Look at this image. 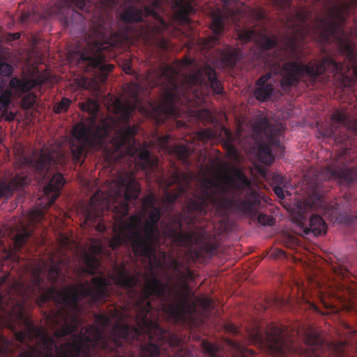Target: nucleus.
<instances>
[{"instance_id":"1","label":"nucleus","mask_w":357,"mask_h":357,"mask_svg":"<svg viewBox=\"0 0 357 357\" xmlns=\"http://www.w3.org/2000/svg\"><path fill=\"white\" fill-rule=\"evenodd\" d=\"M114 280L116 285L126 289L135 296L136 326L117 324L109 337H105V328L111 324V319L104 313H95L96 325H86L73 335L71 341L57 346L52 337L44 336L42 341L46 349L42 357H125L126 343L136 340L141 342L140 352L142 357H155L160 347L168 345L177 347L181 340L177 335L162 328L159 324L148 317L153 307L151 298L158 299L162 309L176 319H181L188 308L195 306L188 294H176V300L170 301L172 289L162 282L156 275L146 277L140 293L136 290L139 279L130 275L126 268L119 269ZM17 357H40L33 350L19 354Z\"/></svg>"},{"instance_id":"2","label":"nucleus","mask_w":357,"mask_h":357,"mask_svg":"<svg viewBox=\"0 0 357 357\" xmlns=\"http://www.w3.org/2000/svg\"><path fill=\"white\" fill-rule=\"evenodd\" d=\"M41 271L40 267H36L33 270L31 281L27 283L18 281L13 284L20 299H15L10 294H0V327H7L14 331L17 324H23L24 331L15 333L16 340L21 343H24L26 339L31 341L42 335L41 328L35 326L25 314L27 299L36 297V301L40 307L50 301L56 305L55 310L50 312L47 320L50 327L54 330V336L63 337L77 333L81 327V301L88 298L91 305H98L105 303L110 295V278H107L103 273L92 278L91 286L80 282L77 287L59 290L55 287L61 275L59 266L52 265L50 267L48 279L52 284L50 287L45 285ZM9 345V340L0 333V357L8 355Z\"/></svg>"},{"instance_id":"3","label":"nucleus","mask_w":357,"mask_h":357,"mask_svg":"<svg viewBox=\"0 0 357 357\" xmlns=\"http://www.w3.org/2000/svg\"><path fill=\"white\" fill-rule=\"evenodd\" d=\"M266 14L264 8H249L241 6L236 10H229L222 13L219 10L212 15L211 29L215 34L214 40H218V37L222 34L226 21H231L235 24V29L238 40L242 43H248L255 40L259 46L258 59L262 61L269 71L261 75L256 82L257 88L254 95L257 100L264 102L270 99L275 91L273 78L280 77V86L282 91H287L291 87L298 85L301 81L307 84L314 86L322 79L324 73H334L344 77L348 71V67L343 63L337 62L330 57L324 58L321 61L309 62L304 64L298 61H287L283 65L280 63L282 56L275 52H268L275 49L278 45L275 36L266 35L265 27L263 26L260 31L255 25L251 29L241 26L242 21L252 23H260L266 20Z\"/></svg>"},{"instance_id":"4","label":"nucleus","mask_w":357,"mask_h":357,"mask_svg":"<svg viewBox=\"0 0 357 357\" xmlns=\"http://www.w3.org/2000/svg\"><path fill=\"white\" fill-rule=\"evenodd\" d=\"M115 186L116 189L114 192L105 193L98 190L91 196L84 211V223L89 225L97 223L96 230L105 232L107 227L102 222V217L111 212L114 234L109 241V246L116 250L130 243L135 255L146 258L151 266H159L161 262L156 252L160 244V231L158 223L162 216V208L155 206V195L151 194L144 200V206L150 208L144 223L139 215H132L124 220L128 214V202L138 198L140 187L137 180L128 174L120 176Z\"/></svg>"},{"instance_id":"5","label":"nucleus","mask_w":357,"mask_h":357,"mask_svg":"<svg viewBox=\"0 0 357 357\" xmlns=\"http://www.w3.org/2000/svg\"><path fill=\"white\" fill-rule=\"evenodd\" d=\"M225 178L231 189L244 192L243 199L241 195L232 197L223 196L220 193L219 185L215 181L204 178L195 192L186 200L182 212L172 214L174 203L183 196H186L190 188L188 176L178 168L174 169L169 177L164 181L167 188L174 185L177 186L176 192L166 190L163 195L164 211L169 215V221L164 227L165 235L174 243L191 244L197 239L196 221L207 213L209 205L225 210L236 208L244 214L251 213L255 207L261 205L259 195L242 170L234 168L231 174H226Z\"/></svg>"},{"instance_id":"6","label":"nucleus","mask_w":357,"mask_h":357,"mask_svg":"<svg viewBox=\"0 0 357 357\" xmlns=\"http://www.w3.org/2000/svg\"><path fill=\"white\" fill-rule=\"evenodd\" d=\"M139 89L137 84L128 86L132 102L121 107L123 125L116 130L109 144H107V141L115 122L112 119L110 121L105 119L100 124L95 123L100 108L97 100L88 98L86 101L79 103L80 109L89 114L91 121L89 123L81 121L73 126L70 147L74 163L83 162L89 151L99 150H103L108 160H119L126 156L133 157L137 154L143 162H151L149 150L146 147L142 148L135 138L139 126L129 125L132 113L139 102Z\"/></svg>"},{"instance_id":"7","label":"nucleus","mask_w":357,"mask_h":357,"mask_svg":"<svg viewBox=\"0 0 357 357\" xmlns=\"http://www.w3.org/2000/svg\"><path fill=\"white\" fill-rule=\"evenodd\" d=\"M319 3L327 13L321 17L307 8H291V0H271L273 6L284 13L287 27L282 36V49L288 56H300V48L306 38L328 43L337 40L342 51L352 55L354 50L348 33L343 29L346 20L355 13L357 0H314Z\"/></svg>"},{"instance_id":"8","label":"nucleus","mask_w":357,"mask_h":357,"mask_svg":"<svg viewBox=\"0 0 357 357\" xmlns=\"http://www.w3.org/2000/svg\"><path fill=\"white\" fill-rule=\"evenodd\" d=\"M147 79L151 87H159L161 91L158 102H150L151 115L158 123L169 118L180 117L179 105L182 98H185L189 93H194L195 87L210 86L218 95L224 91L216 70L209 65L181 78L172 66L167 65L149 73Z\"/></svg>"},{"instance_id":"9","label":"nucleus","mask_w":357,"mask_h":357,"mask_svg":"<svg viewBox=\"0 0 357 357\" xmlns=\"http://www.w3.org/2000/svg\"><path fill=\"white\" fill-rule=\"evenodd\" d=\"M297 335L302 336L303 346L296 343L294 335H289L284 326L271 324L266 335L259 329L250 333L249 336L254 344H264L273 353L279 355L298 354L301 357H323L322 352L325 345L317 332L312 328L302 331H296ZM345 344L340 342L333 346L336 357H343Z\"/></svg>"},{"instance_id":"10","label":"nucleus","mask_w":357,"mask_h":357,"mask_svg":"<svg viewBox=\"0 0 357 357\" xmlns=\"http://www.w3.org/2000/svg\"><path fill=\"white\" fill-rule=\"evenodd\" d=\"M20 159L22 166L9 181L0 178V199H8L15 191L22 190L30 183L33 178L38 182H43L46 178H49L53 169L63 167L68 160L63 153L44 149L40 151H34L29 156L22 153Z\"/></svg>"},{"instance_id":"11","label":"nucleus","mask_w":357,"mask_h":357,"mask_svg":"<svg viewBox=\"0 0 357 357\" xmlns=\"http://www.w3.org/2000/svg\"><path fill=\"white\" fill-rule=\"evenodd\" d=\"M114 20L109 15L99 16L93 24L91 41L79 54V62L86 64V70H97L102 73L111 72L114 66L107 63L105 50L112 45Z\"/></svg>"},{"instance_id":"12","label":"nucleus","mask_w":357,"mask_h":357,"mask_svg":"<svg viewBox=\"0 0 357 357\" xmlns=\"http://www.w3.org/2000/svg\"><path fill=\"white\" fill-rule=\"evenodd\" d=\"M253 129L257 137L261 138L259 148L260 160L270 165L274 160L271 148H281L280 139L281 130L271 124L268 119L264 115L257 116Z\"/></svg>"},{"instance_id":"13","label":"nucleus","mask_w":357,"mask_h":357,"mask_svg":"<svg viewBox=\"0 0 357 357\" xmlns=\"http://www.w3.org/2000/svg\"><path fill=\"white\" fill-rule=\"evenodd\" d=\"M349 197L348 195L340 197L335 203L327 205L321 195L314 193L306 200V205L310 209L323 210L335 221L350 224L354 220L355 217L350 214L351 207Z\"/></svg>"},{"instance_id":"14","label":"nucleus","mask_w":357,"mask_h":357,"mask_svg":"<svg viewBox=\"0 0 357 357\" xmlns=\"http://www.w3.org/2000/svg\"><path fill=\"white\" fill-rule=\"evenodd\" d=\"M347 151L340 153L333 162L322 170L323 177L327 180L337 181L342 184H351L357 178V167L347 164Z\"/></svg>"},{"instance_id":"15","label":"nucleus","mask_w":357,"mask_h":357,"mask_svg":"<svg viewBox=\"0 0 357 357\" xmlns=\"http://www.w3.org/2000/svg\"><path fill=\"white\" fill-rule=\"evenodd\" d=\"M85 6L86 0H53L46 13L50 17L59 20L63 26L67 27L74 15H80L74 8L84 10Z\"/></svg>"},{"instance_id":"16","label":"nucleus","mask_w":357,"mask_h":357,"mask_svg":"<svg viewBox=\"0 0 357 357\" xmlns=\"http://www.w3.org/2000/svg\"><path fill=\"white\" fill-rule=\"evenodd\" d=\"M333 124L328 127H321L319 130V137L331 138L335 135L339 125L345 126L357 133V118L351 121L347 114L339 110L335 111L331 115Z\"/></svg>"},{"instance_id":"17","label":"nucleus","mask_w":357,"mask_h":357,"mask_svg":"<svg viewBox=\"0 0 357 357\" xmlns=\"http://www.w3.org/2000/svg\"><path fill=\"white\" fill-rule=\"evenodd\" d=\"M158 6V1L155 0L153 6H144V8H138L136 6H130L126 8L121 14V20L126 24L142 22L144 17L153 16L158 17L155 8Z\"/></svg>"},{"instance_id":"18","label":"nucleus","mask_w":357,"mask_h":357,"mask_svg":"<svg viewBox=\"0 0 357 357\" xmlns=\"http://www.w3.org/2000/svg\"><path fill=\"white\" fill-rule=\"evenodd\" d=\"M65 182V179L60 172L52 175L48 183L44 187V192L49 199V205L53 204L58 198Z\"/></svg>"},{"instance_id":"19","label":"nucleus","mask_w":357,"mask_h":357,"mask_svg":"<svg viewBox=\"0 0 357 357\" xmlns=\"http://www.w3.org/2000/svg\"><path fill=\"white\" fill-rule=\"evenodd\" d=\"M174 9V18L177 22L188 25L191 23V20L188 15L195 13L196 9L190 1L175 0Z\"/></svg>"},{"instance_id":"20","label":"nucleus","mask_w":357,"mask_h":357,"mask_svg":"<svg viewBox=\"0 0 357 357\" xmlns=\"http://www.w3.org/2000/svg\"><path fill=\"white\" fill-rule=\"evenodd\" d=\"M45 80L42 77H37L35 79L23 78L19 79L17 77H13L9 82V86L11 89L20 93H26L31 89L40 87Z\"/></svg>"},{"instance_id":"21","label":"nucleus","mask_w":357,"mask_h":357,"mask_svg":"<svg viewBox=\"0 0 357 357\" xmlns=\"http://www.w3.org/2000/svg\"><path fill=\"white\" fill-rule=\"evenodd\" d=\"M220 56L224 66L234 68L243 58V52L239 48L227 47L221 51Z\"/></svg>"},{"instance_id":"22","label":"nucleus","mask_w":357,"mask_h":357,"mask_svg":"<svg viewBox=\"0 0 357 357\" xmlns=\"http://www.w3.org/2000/svg\"><path fill=\"white\" fill-rule=\"evenodd\" d=\"M102 250L101 246H95L93 248V254L86 252L84 254L83 261L85 268H83L84 272L91 275H96L98 273L100 266V262L96 255L101 253Z\"/></svg>"},{"instance_id":"23","label":"nucleus","mask_w":357,"mask_h":357,"mask_svg":"<svg viewBox=\"0 0 357 357\" xmlns=\"http://www.w3.org/2000/svg\"><path fill=\"white\" fill-rule=\"evenodd\" d=\"M327 226L324 219L319 215H312L310 219L309 227L304 229L306 235L312 234L314 236H319L326 233Z\"/></svg>"},{"instance_id":"24","label":"nucleus","mask_w":357,"mask_h":357,"mask_svg":"<svg viewBox=\"0 0 357 357\" xmlns=\"http://www.w3.org/2000/svg\"><path fill=\"white\" fill-rule=\"evenodd\" d=\"M171 152L187 167L191 165L190 157L192 151L190 147L185 144L175 145L171 148Z\"/></svg>"},{"instance_id":"25","label":"nucleus","mask_w":357,"mask_h":357,"mask_svg":"<svg viewBox=\"0 0 357 357\" xmlns=\"http://www.w3.org/2000/svg\"><path fill=\"white\" fill-rule=\"evenodd\" d=\"M31 235V231L25 227H22L21 230L16 232L13 237L14 248L16 251H20L22 249Z\"/></svg>"},{"instance_id":"26","label":"nucleus","mask_w":357,"mask_h":357,"mask_svg":"<svg viewBox=\"0 0 357 357\" xmlns=\"http://www.w3.org/2000/svg\"><path fill=\"white\" fill-rule=\"evenodd\" d=\"M72 103V100L68 98L63 97L61 100L54 105L53 110L56 114L66 112Z\"/></svg>"},{"instance_id":"27","label":"nucleus","mask_w":357,"mask_h":357,"mask_svg":"<svg viewBox=\"0 0 357 357\" xmlns=\"http://www.w3.org/2000/svg\"><path fill=\"white\" fill-rule=\"evenodd\" d=\"M332 268L335 275L342 279L348 278L350 275V271L346 264H340L337 266H333Z\"/></svg>"},{"instance_id":"28","label":"nucleus","mask_w":357,"mask_h":357,"mask_svg":"<svg viewBox=\"0 0 357 357\" xmlns=\"http://www.w3.org/2000/svg\"><path fill=\"white\" fill-rule=\"evenodd\" d=\"M36 96L32 93L25 95L21 100L22 107L24 109L32 108L36 102Z\"/></svg>"},{"instance_id":"29","label":"nucleus","mask_w":357,"mask_h":357,"mask_svg":"<svg viewBox=\"0 0 357 357\" xmlns=\"http://www.w3.org/2000/svg\"><path fill=\"white\" fill-rule=\"evenodd\" d=\"M223 132H224V137L225 139V142H224V146L225 148L231 153L234 151V147L233 145L234 143V136L231 132L226 128H223Z\"/></svg>"},{"instance_id":"30","label":"nucleus","mask_w":357,"mask_h":357,"mask_svg":"<svg viewBox=\"0 0 357 357\" xmlns=\"http://www.w3.org/2000/svg\"><path fill=\"white\" fill-rule=\"evenodd\" d=\"M44 218L43 211L39 208H34L29 213V220L32 224L40 222Z\"/></svg>"},{"instance_id":"31","label":"nucleus","mask_w":357,"mask_h":357,"mask_svg":"<svg viewBox=\"0 0 357 357\" xmlns=\"http://www.w3.org/2000/svg\"><path fill=\"white\" fill-rule=\"evenodd\" d=\"M12 97V92L6 89L0 95V109H6L10 103Z\"/></svg>"},{"instance_id":"32","label":"nucleus","mask_w":357,"mask_h":357,"mask_svg":"<svg viewBox=\"0 0 357 357\" xmlns=\"http://www.w3.org/2000/svg\"><path fill=\"white\" fill-rule=\"evenodd\" d=\"M13 72V67L11 64L5 61V60L0 57V75L10 76Z\"/></svg>"},{"instance_id":"33","label":"nucleus","mask_w":357,"mask_h":357,"mask_svg":"<svg viewBox=\"0 0 357 357\" xmlns=\"http://www.w3.org/2000/svg\"><path fill=\"white\" fill-rule=\"evenodd\" d=\"M203 347L206 354L211 357H219L218 353L219 351L218 347L208 342H203Z\"/></svg>"},{"instance_id":"34","label":"nucleus","mask_w":357,"mask_h":357,"mask_svg":"<svg viewBox=\"0 0 357 357\" xmlns=\"http://www.w3.org/2000/svg\"><path fill=\"white\" fill-rule=\"evenodd\" d=\"M257 220L261 225L264 226H271L273 225L275 222V218L264 213H260L258 215Z\"/></svg>"},{"instance_id":"35","label":"nucleus","mask_w":357,"mask_h":357,"mask_svg":"<svg viewBox=\"0 0 357 357\" xmlns=\"http://www.w3.org/2000/svg\"><path fill=\"white\" fill-rule=\"evenodd\" d=\"M224 328L226 331L234 335H237L240 333L238 328L231 322H225L224 324Z\"/></svg>"},{"instance_id":"36","label":"nucleus","mask_w":357,"mask_h":357,"mask_svg":"<svg viewBox=\"0 0 357 357\" xmlns=\"http://www.w3.org/2000/svg\"><path fill=\"white\" fill-rule=\"evenodd\" d=\"M231 344L232 347H234V349H235L236 350V351H238L239 354H241L243 356H245V354L247 351L250 352L252 356L255 355V352L253 351L244 348L243 347H242L241 345H240L238 343H237L236 342H231Z\"/></svg>"},{"instance_id":"37","label":"nucleus","mask_w":357,"mask_h":357,"mask_svg":"<svg viewBox=\"0 0 357 357\" xmlns=\"http://www.w3.org/2000/svg\"><path fill=\"white\" fill-rule=\"evenodd\" d=\"M199 302L200 305L205 310L209 309L213 305V301L209 298H203L200 299Z\"/></svg>"},{"instance_id":"38","label":"nucleus","mask_w":357,"mask_h":357,"mask_svg":"<svg viewBox=\"0 0 357 357\" xmlns=\"http://www.w3.org/2000/svg\"><path fill=\"white\" fill-rule=\"evenodd\" d=\"M273 182L276 183V185H281L285 187L286 185V179L282 176L277 174L275 175L273 178Z\"/></svg>"},{"instance_id":"39","label":"nucleus","mask_w":357,"mask_h":357,"mask_svg":"<svg viewBox=\"0 0 357 357\" xmlns=\"http://www.w3.org/2000/svg\"><path fill=\"white\" fill-rule=\"evenodd\" d=\"M283 188L284 187L281 185H275L273 187V192L280 199L284 198Z\"/></svg>"},{"instance_id":"40","label":"nucleus","mask_w":357,"mask_h":357,"mask_svg":"<svg viewBox=\"0 0 357 357\" xmlns=\"http://www.w3.org/2000/svg\"><path fill=\"white\" fill-rule=\"evenodd\" d=\"M342 287L339 284H335V287L334 288H331L330 290V295L339 298L340 296L339 295V291L342 289Z\"/></svg>"},{"instance_id":"41","label":"nucleus","mask_w":357,"mask_h":357,"mask_svg":"<svg viewBox=\"0 0 357 357\" xmlns=\"http://www.w3.org/2000/svg\"><path fill=\"white\" fill-rule=\"evenodd\" d=\"M158 45L164 50H167L169 47V41L165 38H161L158 42Z\"/></svg>"},{"instance_id":"42","label":"nucleus","mask_w":357,"mask_h":357,"mask_svg":"<svg viewBox=\"0 0 357 357\" xmlns=\"http://www.w3.org/2000/svg\"><path fill=\"white\" fill-rule=\"evenodd\" d=\"M30 15H31V14L29 13H27L25 11L22 13V14L20 15V22L22 23L26 22L29 20Z\"/></svg>"},{"instance_id":"43","label":"nucleus","mask_w":357,"mask_h":357,"mask_svg":"<svg viewBox=\"0 0 357 357\" xmlns=\"http://www.w3.org/2000/svg\"><path fill=\"white\" fill-rule=\"evenodd\" d=\"M11 40H17L20 39V33H14L10 34Z\"/></svg>"},{"instance_id":"44","label":"nucleus","mask_w":357,"mask_h":357,"mask_svg":"<svg viewBox=\"0 0 357 357\" xmlns=\"http://www.w3.org/2000/svg\"><path fill=\"white\" fill-rule=\"evenodd\" d=\"M160 24H161L162 29H166L167 26L166 22L163 19H160Z\"/></svg>"},{"instance_id":"45","label":"nucleus","mask_w":357,"mask_h":357,"mask_svg":"<svg viewBox=\"0 0 357 357\" xmlns=\"http://www.w3.org/2000/svg\"><path fill=\"white\" fill-rule=\"evenodd\" d=\"M217 246L214 244H211L209 245V249L211 251V252H215L217 250Z\"/></svg>"},{"instance_id":"46","label":"nucleus","mask_w":357,"mask_h":357,"mask_svg":"<svg viewBox=\"0 0 357 357\" xmlns=\"http://www.w3.org/2000/svg\"><path fill=\"white\" fill-rule=\"evenodd\" d=\"M93 82L95 84V89L94 90H99L100 89V86H99L98 83L96 81H95V80H93Z\"/></svg>"},{"instance_id":"47","label":"nucleus","mask_w":357,"mask_h":357,"mask_svg":"<svg viewBox=\"0 0 357 357\" xmlns=\"http://www.w3.org/2000/svg\"><path fill=\"white\" fill-rule=\"evenodd\" d=\"M310 305L314 311H318V307L314 304L310 303Z\"/></svg>"},{"instance_id":"48","label":"nucleus","mask_w":357,"mask_h":357,"mask_svg":"<svg viewBox=\"0 0 357 357\" xmlns=\"http://www.w3.org/2000/svg\"><path fill=\"white\" fill-rule=\"evenodd\" d=\"M124 70H125V72H126V73H130V71L131 70V68H130V66H128V68H124Z\"/></svg>"},{"instance_id":"49","label":"nucleus","mask_w":357,"mask_h":357,"mask_svg":"<svg viewBox=\"0 0 357 357\" xmlns=\"http://www.w3.org/2000/svg\"><path fill=\"white\" fill-rule=\"evenodd\" d=\"M160 254H161L162 259H166V252H162Z\"/></svg>"},{"instance_id":"50","label":"nucleus","mask_w":357,"mask_h":357,"mask_svg":"<svg viewBox=\"0 0 357 357\" xmlns=\"http://www.w3.org/2000/svg\"><path fill=\"white\" fill-rule=\"evenodd\" d=\"M224 3L227 4L229 3L231 0H222Z\"/></svg>"},{"instance_id":"51","label":"nucleus","mask_w":357,"mask_h":357,"mask_svg":"<svg viewBox=\"0 0 357 357\" xmlns=\"http://www.w3.org/2000/svg\"><path fill=\"white\" fill-rule=\"evenodd\" d=\"M354 73L355 75L357 77V67L354 68Z\"/></svg>"},{"instance_id":"52","label":"nucleus","mask_w":357,"mask_h":357,"mask_svg":"<svg viewBox=\"0 0 357 357\" xmlns=\"http://www.w3.org/2000/svg\"><path fill=\"white\" fill-rule=\"evenodd\" d=\"M86 81H84L83 86L86 88Z\"/></svg>"},{"instance_id":"53","label":"nucleus","mask_w":357,"mask_h":357,"mask_svg":"<svg viewBox=\"0 0 357 357\" xmlns=\"http://www.w3.org/2000/svg\"><path fill=\"white\" fill-rule=\"evenodd\" d=\"M278 251H279L280 254H281V255H284V252H283L282 250H278Z\"/></svg>"}]
</instances>
